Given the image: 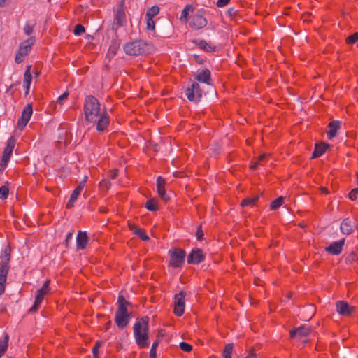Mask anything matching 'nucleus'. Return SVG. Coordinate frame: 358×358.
I'll return each mask as SVG.
<instances>
[{
  "label": "nucleus",
  "instance_id": "obj_1",
  "mask_svg": "<svg viewBox=\"0 0 358 358\" xmlns=\"http://www.w3.org/2000/svg\"><path fill=\"white\" fill-rule=\"evenodd\" d=\"M83 112L86 122L96 124L99 132H103L109 126L110 116L105 108H101V103L95 96H85Z\"/></svg>",
  "mask_w": 358,
  "mask_h": 358
},
{
  "label": "nucleus",
  "instance_id": "obj_2",
  "mask_svg": "<svg viewBox=\"0 0 358 358\" xmlns=\"http://www.w3.org/2000/svg\"><path fill=\"white\" fill-rule=\"evenodd\" d=\"M134 336L139 348L149 346V317L144 316L134 324Z\"/></svg>",
  "mask_w": 358,
  "mask_h": 358
},
{
  "label": "nucleus",
  "instance_id": "obj_3",
  "mask_svg": "<svg viewBox=\"0 0 358 358\" xmlns=\"http://www.w3.org/2000/svg\"><path fill=\"white\" fill-rule=\"evenodd\" d=\"M130 305L122 295L118 296L114 321L119 329L125 328L129 322L131 313L128 312L127 307Z\"/></svg>",
  "mask_w": 358,
  "mask_h": 358
},
{
  "label": "nucleus",
  "instance_id": "obj_4",
  "mask_svg": "<svg viewBox=\"0 0 358 358\" xmlns=\"http://www.w3.org/2000/svg\"><path fill=\"white\" fill-rule=\"evenodd\" d=\"M208 10L204 8L198 9L190 17L189 27L193 30H199L206 27L208 20L206 17Z\"/></svg>",
  "mask_w": 358,
  "mask_h": 358
},
{
  "label": "nucleus",
  "instance_id": "obj_5",
  "mask_svg": "<svg viewBox=\"0 0 358 358\" xmlns=\"http://www.w3.org/2000/svg\"><path fill=\"white\" fill-rule=\"evenodd\" d=\"M148 43L143 40H136L125 43L123 50L127 55L138 56L145 53L147 50Z\"/></svg>",
  "mask_w": 358,
  "mask_h": 358
},
{
  "label": "nucleus",
  "instance_id": "obj_6",
  "mask_svg": "<svg viewBox=\"0 0 358 358\" xmlns=\"http://www.w3.org/2000/svg\"><path fill=\"white\" fill-rule=\"evenodd\" d=\"M15 145V138L14 136H10L6 141V145L0 161V171H4L7 167Z\"/></svg>",
  "mask_w": 358,
  "mask_h": 358
},
{
  "label": "nucleus",
  "instance_id": "obj_7",
  "mask_svg": "<svg viewBox=\"0 0 358 358\" xmlns=\"http://www.w3.org/2000/svg\"><path fill=\"white\" fill-rule=\"evenodd\" d=\"M50 280H47L41 288L36 291V294L35 296V301L34 305L30 308V313H36L38 311V308L41 306L42 301L44 299V296L48 294L50 292Z\"/></svg>",
  "mask_w": 358,
  "mask_h": 358
},
{
  "label": "nucleus",
  "instance_id": "obj_8",
  "mask_svg": "<svg viewBox=\"0 0 358 358\" xmlns=\"http://www.w3.org/2000/svg\"><path fill=\"white\" fill-rule=\"evenodd\" d=\"M169 264L173 268L181 267L185 263V251L180 248H172L169 250Z\"/></svg>",
  "mask_w": 358,
  "mask_h": 358
},
{
  "label": "nucleus",
  "instance_id": "obj_9",
  "mask_svg": "<svg viewBox=\"0 0 358 358\" xmlns=\"http://www.w3.org/2000/svg\"><path fill=\"white\" fill-rule=\"evenodd\" d=\"M34 42L35 37L32 36L20 44L15 58L16 63L20 64L24 60V57L30 52Z\"/></svg>",
  "mask_w": 358,
  "mask_h": 358
},
{
  "label": "nucleus",
  "instance_id": "obj_10",
  "mask_svg": "<svg viewBox=\"0 0 358 358\" xmlns=\"http://www.w3.org/2000/svg\"><path fill=\"white\" fill-rule=\"evenodd\" d=\"M185 95L190 101L197 102L202 96V90L198 83L194 82L185 90Z\"/></svg>",
  "mask_w": 358,
  "mask_h": 358
},
{
  "label": "nucleus",
  "instance_id": "obj_11",
  "mask_svg": "<svg viewBox=\"0 0 358 358\" xmlns=\"http://www.w3.org/2000/svg\"><path fill=\"white\" fill-rule=\"evenodd\" d=\"M186 292L180 291L174 296L173 313L177 316H182L185 313V297Z\"/></svg>",
  "mask_w": 358,
  "mask_h": 358
},
{
  "label": "nucleus",
  "instance_id": "obj_12",
  "mask_svg": "<svg viewBox=\"0 0 358 358\" xmlns=\"http://www.w3.org/2000/svg\"><path fill=\"white\" fill-rule=\"evenodd\" d=\"M33 114V108L31 103H28L24 108L21 117L17 122V128L20 130L24 129Z\"/></svg>",
  "mask_w": 358,
  "mask_h": 358
},
{
  "label": "nucleus",
  "instance_id": "obj_13",
  "mask_svg": "<svg viewBox=\"0 0 358 358\" xmlns=\"http://www.w3.org/2000/svg\"><path fill=\"white\" fill-rule=\"evenodd\" d=\"M10 253H11V248L10 245H6L3 250L1 251L0 255V271H6L9 272L10 270V266H9V262L10 260Z\"/></svg>",
  "mask_w": 358,
  "mask_h": 358
},
{
  "label": "nucleus",
  "instance_id": "obj_14",
  "mask_svg": "<svg viewBox=\"0 0 358 358\" xmlns=\"http://www.w3.org/2000/svg\"><path fill=\"white\" fill-rule=\"evenodd\" d=\"M311 332V329L308 326L302 325L298 328L293 329L289 332V336L291 338H296L298 340L303 338V337L308 336Z\"/></svg>",
  "mask_w": 358,
  "mask_h": 358
},
{
  "label": "nucleus",
  "instance_id": "obj_15",
  "mask_svg": "<svg viewBox=\"0 0 358 358\" xmlns=\"http://www.w3.org/2000/svg\"><path fill=\"white\" fill-rule=\"evenodd\" d=\"M336 312L343 316H350L354 311V307L350 306L346 301H338L336 302Z\"/></svg>",
  "mask_w": 358,
  "mask_h": 358
},
{
  "label": "nucleus",
  "instance_id": "obj_16",
  "mask_svg": "<svg viewBox=\"0 0 358 358\" xmlns=\"http://www.w3.org/2000/svg\"><path fill=\"white\" fill-rule=\"evenodd\" d=\"M165 185L166 180L162 176H159L157 179V192L162 200L166 203L170 197L166 192Z\"/></svg>",
  "mask_w": 358,
  "mask_h": 358
},
{
  "label": "nucleus",
  "instance_id": "obj_17",
  "mask_svg": "<svg viewBox=\"0 0 358 358\" xmlns=\"http://www.w3.org/2000/svg\"><path fill=\"white\" fill-rule=\"evenodd\" d=\"M356 226L355 220L350 218H345L341 222L340 229L343 234L349 235L354 231Z\"/></svg>",
  "mask_w": 358,
  "mask_h": 358
},
{
  "label": "nucleus",
  "instance_id": "obj_18",
  "mask_svg": "<svg viewBox=\"0 0 358 358\" xmlns=\"http://www.w3.org/2000/svg\"><path fill=\"white\" fill-rule=\"evenodd\" d=\"M205 259V255L201 249L193 250L187 257L188 264H199Z\"/></svg>",
  "mask_w": 358,
  "mask_h": 358
},
{
  "label": "nucleus",
  "instance_id": "obj_19",
  "mask_svg": "<svg viewBox=\"0 0 358 358\" xmlns=\"http://www.w3.org/2000/svg\"><path fill=\"white\" fill-rule=\"evenodd\" d=\"M84 187L85 181L80 182L79 185L76 187V189L71 193L70 199L66 205V208L71 209L73 206L74 203L76 201L81 192L83 190Z\"/></svg>",
  "mask_w": 358,
  "mask_h": 358
},
{
  "label": "nucleus",
  "instance_id": "obj_20",
  "mask_svg": "<svg viewBox=\"0 0 358 358\" xmlns=\"http://www.w3.org/2000/svg\"><path fill=\"white\" fill-rule=\"evenodd\" d=\"M90 238L86 231H79L76 237V248L78 250L87 248Z\"/></svg>",
  "mask_w": 358,
  "mask_h": 358
},
{
  "label": "nucleus",
  "instance_id": "obj_21",
  "mask_svg": "<svg viewBox=\"0 0 358 358\" xmlns=\"http://www.w3.org/2000/svg\"><path fill=\"white\" fill-rule=\"evenodd\" d=\"M194 43L202 50L207 52H214L217 50V47L212 43L205 40H196Z\"/></svg>",
  "mask_w": 358,
  "mask_h": 358
},
{
  "label": "nucleus",
  "instance_id": "obj_22",
  "mask_svg": "<svg viewBox=\"0 0 358 358\" xmlns=\"http://www.w3.org/2000/svg\"><path fill=\"white\" fill-rule=\"evenodd\" d=\"M210 76V71L208 69H204L199 72L194 78L199 82L203 83L207 85H211Z\"/></svg>",
  "mask_w": 358,
  "mask_h": 358
},
{
  "label": "nucleus",
  "instance_id": "obj_23",
  "mask_svg": "<svg viewBox=\"0 0 358 358\" xmlns=\"http://www.w3.org/2000/svg\"><path fill=\"white\" fill-rule=\"evenodd\" d=\"M31 66L28 65L26 68L25 72L24 73V80H23V87L25 90V94H28L30 90V85L32 80V76L31 73Z\"/></svg>",
  "mask_w": 358,
  "mask_h": 358
},
{
  "label": "nucleus",
  "instance_id": "obj_24",
  "mask_svg": "<svg viewBox=\"0 0 358 358\" xmlns=\"http://www.w3.org/2000/svg\"><path fill=\"white\" fill-rule=\"evenodd\" d=\"M345 243V239H341L338 241H335L331 243L329 247L327 248V251L332 255H339L343 250V246Z\"/></svg>",
  "mask_w": 358,
  "mask_h": 358
},
{
  "label": "nucleus",
  "instance_id": "obj_25",
  "mask_svg": "<svg viewBox=\"0 0 358 358\" xmlns=\"http://www.w3.org/2000/svg\"><path fill=\"white\" fill-rule=\"evenodd\" d=\"M329 131H327V138L331 140L336 136L337 131L340 128V122L333 120L328 124Z\"/></svg>",
  "mask_w": 358,
  "mask_h": 358
},
{
  "label": "nucleus",
  "instance_id": "obj_26",
  "mask_svg": "<svg viewBox=\"0 0 358 358\" xmlns=\"http://www.w3.org/2000/svg\"><path fill=\"white\" fill-rule=\"evenodd\" d=\"M329 148V145L324 143L315 144V149L313 152V158H317L322 156Z\"/></svg>",
  "mask_w": 358,
  "mask_h": 358
},
{
  "label": "nucleus",
  "instance_id": "obj_27",
  "mask_svg": "<svg viewBox=\"0 0 358 358\" xmlns=\"http://www.w3.org/2000/svg\"><path fill=\"white\" fill-rule=\"evenodd\" d=\"M194 6L190 4H187L185 6L184 9L181 13L180 20L181 22H187L190 20L189 13L194 11Z\"/></svg>",
  "mask_w": 358,
  "mask_h": 358
},
{
  "label": "nucleus",
  "instance_id": "obj_28",
  "mask_svg": "<svg viewBox=\"0 0 358 358\" xmlns=\"http://www.w3.org/2000/svg\"><path fill=\"white\" fill-rule=\"evenodd\" d=\"M115 23L118 27H122L126 22V14L122 8H119L115 16Z\"/></svg>",
  "mask_w": 358,
  "mask_h": 358
},
{
  "label": "nucleus",
  "instance_id": "obj_29",
  "mask_svg": "<svg viewBox=\"0 0 358 358\" xmlns=\"http://www.w3.org/2000/svg\"><path fill=\"white\" fill-rule=\"evenodd\" d=\"M259 199V196L248 197L242 200L241 206L242 207H252L255 205Z\"/></svg>",
  "mask_w": 358,
  "mask_h": 358
},
{
  "label": "nucleus",
  "instance_id": "obj_30",
  "mask_svg": "<svg viewBox=\"0 0 358 358\" xmlns=\"http://www.w3.org/2000/svg\"><path fill=\"white\" fill-rule=\"evenodd\" d=\"M8 272L0 271V295L3 294L5 292V286L7 280Z\"/></svg>",
  "mask_w": 358,
  "mask_h": 358
},
{
  "label": "nucleus",
  "instance_id": "obj_31",
  "mask_svg": "<svg viewBox=\"0 0 358 358\" xmlns=\"http://www.w3.org/2000/svg\"><path fill=\"white\" fill-rule=\"evenodd\" d=\"M145 208L150 211L158 210V202L155 199H148L145 203Z\"/></svg>",
  "mask_w": 358,
  "mask_h": 358
},
{
  "label": "nucleus",
  "instance_id": "obj_32",
  "mask_svg": "<svg viewBox=\"0 0 358 358\" xmlns=\"http://www.w3.org/2000/svg\"><path fill=\"white\" fill-rule=\"evenodd\" d=\"M159 13V7L158 6H153L147 10L145 17L154 18Z\"/></svg>",
  "mask_w": 358,
  "mask_h": 358
},
{
  "label": "nucleus",
  "instance_id": "obj_33",
  "mask_svg": "<svg viewBox=\"0 0 358 358\" xmlns=\"http://www.w3.org/2000/svg\"><path fill=\"white\" fill-rule=\"evenodd\" d=\"M233 348L234 346L232 343H229L225 345L222 352L223 358H231Z\"/></svg>",
  "mask_w": 358,
  "mask_h": 358
},
{
  "label": "nucleus",
  "instance_id": "obj_34",
  "mask_svg": "<svg viewBox=\"0 0 358 358\" xmlns=\"http://www.w3.org/2000/svg\"><path fill=\"white\" fill-rule=\"evenodd\" d=\"M68 96L69 93L67 92H64L58 97L56 103L52 102L51 103H50L49 108H55L57 103L62 104L63 102L68 99Z\"/></svg>",
  "mask_w": 358,
  "mask_h": 358
},
{
  "label": "nucleus",
  "instance_id": "obj_35",
  "mask_svg": "<svg viewBox=\"0 0 358 358\" xmlns=\"http://www.w3.org/2000/svg\"><path fill=\"white\" fill-rule=\"evenodd\" d=\"M283 201H284V197L280 196V197L277 198L276 199H275L274 201H273L271 203V205H270L271 209L276 210L277 208H278L280 206H281L282 205Z\"/></svg>",
  "mask_w": 358,
  "mask_h": 358
},
{
  "label": "nucleus",
  "instance_id": "obj_36",
  "mask_svg": "<svg viewBox=\"0 0 358 358\" xmlns=\"http://www.w3.org/2000/svg\"><path fill=\"white\" fill-rule=\"evenodd\" d=\"M8 345V336H6V338L4 340L0 341V355L2 356L5 354V352L7 350Z\"/></svg>",
  "mask_w": 358,
  "mask_h": 358
},
{
  "label": "nucleus",
  "instance_id": "obj_37",
  "mask_svg": "<svg viewBox=\"0 0 358 358\" xmlns=\"http://www.w3.org/2000/svg\"><path fill=\"white\" fill-rule=\"evenodd\" d=\"M134 234L138 236L143 241H148V240H149V237L146 234L145 230L141 229V228H140V227L138 229H136V231H135Z\"/></svg>",
  "mask_w": 358,
  "mask_h": 358
},
{
  "label": "nucleus",
  "instance_id": "obj_38",
  "mask_svg": "<svg viewBox=\"0 0 358 358\" xmlns=\"http://www.w3.org/2000/svg\"><path fill=\"white\" fill-rule=\"evenodd\" d=\"M9 189L7 185H2L0 187V199H6L8 197Z\"/></svg>",
  "mask_w": 358,
  "mask_h": 358
},
{
  "label": "nucleus",
  "instance_id": "obj_39",
  "mask_svg": "<svg viewBox=\"0 0 358 358\" xmlns=\"http://www.w3.org/2000/svg\"><path fill=\"white\" fill-rule=\"evenodd\" d=\"M102 341H96L95 345H94L92 348V353L94 358H99V348L102 345Z\"/></svg>",
  "mask_w": 358,
  "mask_h": 358
},
{
  "label": "nucleus",
  "instance_id": "obj_40",
  "mask_svg": "<svg viewBox=\"0 0 358 358\" xmlns=\"http://www.w3.org/2000/svg\"><path fill=\"white\" fill-rule=\"evenodd\" d=\"M159 342L158 341H155L150 348V358H156L157 357V348L158 347Z\"/></svg>",
  "mask_w": 358,
  "mask_h": 358
},
{
  "label": "nucleus",
  "instance_id": "obj_41",
  "mask_svg": "<svg viewBox=\"0 0 358 358\" xmlns=\"http://www.w3.org/2000/svg\"><path fill=\"white\" fill-rule=\"evenodd\" d=\"M146 19V29L148 30L154 31L155 28V22L153 18L145 17Z\"/></svg>",
  "mask_w": 358,
  "mask_h": 358
},
{
  "label": "nucleus",
  "instance_id": "obj_42",
  "mask_svg": "<svg viewBox=\"0 0 358 358\" xmlns=\"http://www.w3.org/2000/svg\"><path fill=\"white\" fill-rule=\"evenodd\" d=\"M358 41V33H355L350 36H349L346 38V43L348 44H355Z\"/></svg>",
  "mask_w": 358,
  "mask_h": 358
},
{
  "label": "nucleus",
  "instance_id": "obj_43",
  "mask_svg": "<svg viewBox=\"0 0 358 358\" xmlns=\"http://www.w3.org/2000/svg\"><path fill=\"white\" fill-rule=\"evenodd\" d=\"M85 31V27L80 24H78L76 25L73 33L76 36H80Z\"/></svg>",
  "mask_w": 358,
  "mask_h": 358
},
{
  "label": "nucleus",
  "instance_id": "obj_44",
  "mask_svg": "<svg viewBox=\"0 0 358 358\" xmlns=\"http://www.w3.org/2000/svg\"><path fill=\"white\" fill-rule=\"evenodd\" d=\"M270 157V155L267 153L262 154L259 157L257 158V163L262 165L265 162H267Z\"/></svg>",
  "mask_w": 358,
  "mask_h": 358
},
{
  "label": "nucleus",
  "instance_id": "obj_45",
  "mask_svg": "<svg viewBox=\"0 0 358 358\" xmlns=\"http://www.w3.org/2000/svg\"><path fill=\"white\" fill-rule=\"evenodd\" d=\"M180 348L182 350L186 352H189L192 350V346L186 342L180 343Z\"/></svg>",
  "mask_w": 358,
  "mask_h": 358
},
{
  "label": "nucleus",
  "instance_id": "obj_46",
  "mask_svg": "<svg viewBox=\"0 0 358 358\" xmlns=\"http://www.w3.org/2000/svg\"><path fill=\"white\" fill-rule=\"evenodd\" d=\"M357 194H358V188H355L350 192L349 199L352 201H355L357 199Z\"/></svg>",
  "mask_w": 358,
  "mask_h": 358
},
{
  "label": "nucleus",
  "instance_id": "obj_47",
  "mask_svg": "<svg viewBox=\"0 0 358 358\" xmlns=\"http://www.w3.org/2000/svg\"><path fill=\"white\" fill-rule=\"evenodd\" d=\"M34 31L33 26L26 24L24 27V34L27 36H29Z\"/></svg>",
  "mask_w": 358,
  "mask_h": 358
},
{
  "label": "nucleus",
  "instance_id": "obj_48",
  "mask_svg": "<svg viewBox=\"0 0 358 358\" xmlns=\"http://www.w3.org/2000/svg\"><path fill=\"white\" fill-rule=\"evenodd\" d=\"M231 0H217L216 2V6L219 8H222L227 6Z\"/></svg>",
  "mask_w": 358,
  "mask_h": 358
},
{
  "label": "nucleus",
  "instance_id": "obj_49",
  "mask_svg": "<svg viewBox=\"0 0 358 358\" xmlns=\"http://www.w3.org/2000/svg\"><path fill=\"white\" fill-rule=\"evenodd\" d=\"M72 238H73V232L72 231L69 232L66 235V240H65L66 247H68L69 243L71 241Z\"/></svg>",
  "mask_w": 358,
  "mask_h": 358
},
{
  "label": "nucleus",
  "instance_id": "obj_50",
  "mask_svg": "<svg viewBox=\"0 0 358 358\" xmlns=\"http://www.w3.org/2000/svg\"><path fill=\"white\" fill-rule=\"evenodd\" d=\"M356 255L354 253H352L347 257L346 261L351 264L354 262L356 260Z\"/></svg>",
  "mask_w": 358,
  "mask_h": 358
},
{
  "label": "nucleus",
  "instance_id": "obj_51",
  "mask_svg": "<svg viewBox=\"0 0 358 358\" xmlns=\"http://www.w3.org/2000/svg\"><path fill=\"white\" fill-rule=\"evenodd\" d=\"M227 13L230 17H234L236 15V10L233 7L229 8Z\"/></svg>",
  "mask_w": 358,
  "mask_h": 358
},
{
  "label": "nucleus",
  "instance_id": "obj_52",
  "mask_svg": "<svg viewBox=\"0 0 358 358\" xmlns=\"http://www.w3.org/2000/svg\"><path fill=\"white\" fill-rule=\"evenodd\" d=\"M128 227H129V229L131 231H132L134 234L135 233V231H136V229H138L139 228V227H138L137 225H136L134 223H129Z\"/></svg>",
  "mask_w": 358,
  "mask_h": 358
},
{
  "label": "nucleus",
  "instance_id": "obj_53",
  "mask_svg": "<svg viewBox=\"0 0 358 358\" xmlns=\"http://www.w3.org/2000/svg\"><path fill=\"white\" fill-rule=\"evenodd\" d=\"M196 238L198 240H201L203 236V233L201 229H199L196 234Z\"/></svg>",
  "mask_w": 358,
  "mask_h": 358
},
{
  "label": "nucleus",
  "instance_id": "obj_54",
  "mask_svg": "<svg viewBox=\"0 0 358 358\" xmlns=\"http://www.w3.org/2000/svg\"><path fill=\"white\" fill-rule=\"evenodd\" d=\"M118 175V171L117 169H113L110 172V178L115 179Z\"/></svg>",
  "mask_w": 358,
  "mask_h": 358
},
{
  "label": "nucleus",
  "instance_id": "obj_55",
  "mask_svg": "<svg viewBox=\"0 0 358 358\" xmlns=\"http://www.w3.org/2000/svg\"><path fill=\"white\" fill-rule=\"evenodd\" d=\"M100 185H106V187H108L110 185V182L106 180H103L102 181L100 182Z\"/></svg>",
  "mask_w": 358,
  "mask_h": 358
},
{
  "label": "nucleus",
  "instance_id": "obj_56",
  "mask_svg": "<svg viewBox=\"0 0 358 358\" xmlns=\"http://www.w3.org/2000/svg\"><path fill=\"white\" fill-rule=\"evenodd\" d=\"M245 358H257V355L251 352Z\"/></svg>",
  "mask_w": 358,
  "mask_h": 358
},
{
  "label": "nucleus",
  "instance_id": "obj_57",
  "mask_svg": "<svg viewBox=\"0 0 358 358\" xmlns=\"http://www.w3.org/2000/svg\"><path fill=\"white\" fill-rule=\"evenodd\" d=\"M258 165H260L259 163H257V161H256L255 163L250 165V169H255L257 167Z\"/></svg>",
  "mask_w": 358,
  "mask_h": 358
},
{
  "label": "nucleus",
  "instance_id": "obj_58",
  "mask_svg": "<svg viewBox=\"0 0 358 358\" xmlns=\"http://www.w3.org/2000/svg\"><path fill=\"white\" fill-rule=\"evenodd\" d=\"M8 0H0V6L4 7Z\"/></svg>",
  "mask_w": 358,
  "mask_h": 358
},
{
  "label": "nucleus",
  "instance_id": "obj_59",
  "mask_svg": "<svg viewBox=\"0 0 358 358\" xmlns=\"http://www.w3.org/2000/svg\"><path fill=\"white\" fill-rule=\"evenodd\" d=\"M111 323L112 322L110 320L108 321L106 323V329H108L109 327H110L111 325Z\"/></svg>",
  "mask_w": 358,
  "mask_h": 358
},
{
  "label": "nucleus",
  "instance_id": "obj_60",
  "mask_svg": "<svg viewBox=\"0 0 358 358\" xmlns=\"http://www.w3.org/2000/svg\"><path fill=\"white\" fill-rule=\"evenodd\" d=\"M321 191H322V193L328 194V189L326 187H322L321 188Z\"/></svg>",
  "mask_w": 358,
  "mask_h": 358
},
{
  "label": "nucleus",
  "instance_id": "obj_61",
  "mask_svg": "<svg viewBox=\"0 0 358 358\" xmlns=\"http://www.w3.org/2000/svg\"><path fill=\"white\" fill-rule=\"evenodd\" d=\"M99 210V212L105 213V212H106V208H103H103H100Z\"/></svg>",
  "mask_w": 358,
  "mask_h": 358
},
{
  "label": "nucleus",
  "instance_id": "obj_62",
  "mask_svg": "<svg viewBox=\"0 0 358 358\" xmlns=\"http://www.w3.org/2000/svg\"><path fill=\"white\" fill-rule=\"evenodd\" d=\"M120 6L122 7L124 4L125 0H118Z\"/></svg>",
  "mask_w": 358,
  "mask_h": 358
},
{
  "label": "nucleus",
  "instance_id": "obj_63",
  "mask_svg": "<svg viewBox=\"0 0 358 358\" xmlns=\"http://www.w3.org/2000/svg\"><path fill=\"white\" fill-rule=\"evenodd\" d=\"M87 176H85L81 182H84L85 181V184L86 182H87Z\"/></svg>",
  "mask_w": 358,
  "mask_h": 358
},
{
  "label": "nucleus",
  "instance_id": "obj_64",
  "mask_svg": "<svg viewBox=\"0 0 358 358\" xmlns=\"http://www.w3.org/2000/svg\"><path fill=\"white\" fill-rule=\"evenodd\" d=\"M357 185H358V175H357Z\"/></svg>",
  "mask_w": 358,
  "mask_h": 358
}]
</instances>
